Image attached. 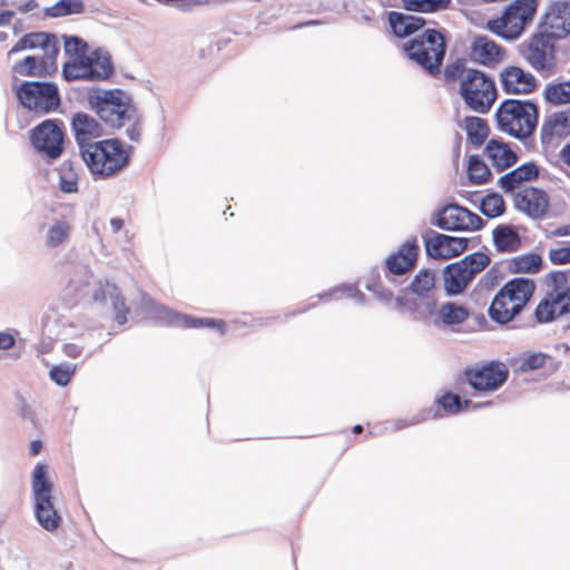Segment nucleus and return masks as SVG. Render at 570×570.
<instances>
[{"label": "nucleus", "mask_w": 570, "mask_h": 570, "mask_svg": "<svg viewBox=\"0 0 570 570\" xmlns=\"http://www.w3.org/2000/svg\"><path fill=\"white\" fill-rule=\"evenodd\" d=\"M62 122L58 119H46L30 132V141L36 150L50 160L58 159L63 153Z\"/></svg>", "instance_id": "obj_11"}, {"label": "nucleus", "mask_w": 570, "mask_h": 570, "mask_svg": "<svg viewBox=\"0 0 570 570\" xmlns=\"http://www.w3.org/2000/svg\"><path fill=\"white\" fill-rule=\"evenodd\" d=\"M547 360V354L544 353H532L524 358H522L519 370L521 372H529L533 370L541 368Z\"/></svg>", "instance_id": "obj_57"}, {"label": "nucleus", "mask_w": 570, "mask_h": 570, "mask_svg": "<svg viewBox=\"0 0 570 570\" xmlns=\"http://www.w3.org/2000/svg\"><path fill=\"white\" fill-rule=\"evenodd\" d=\"M387 20L392 32L397 38H406L425 24L424 18L399 11H390L387 13Z\"/></svg>", "instance_id": "obj_30"}, {"label": "nucleus", "mask_w": 570, "mask_h": 570, "mask_svg": "<svg viewBox=\"0 0 570 570\" xmlns=\"http://www.w3.org/2000/svg\"><path fill=\"white\" fill-rule=\"evenodd\" d=\"M436 404L443 409L445 412L444 414L455 415L468 409L470 405H472L473 409H479L490 405L491 402L473 404L470 400H462L458 394L446 392L436 400Z\"/></svg>", "instance_id": "obj_35"}, {"label": "nucleus", "mask_w": 570, "mask_h": 570, "mask_svg": "<svg viewBox=\"0 0 570 570\" xmlns=\"http://www.w3.org/2000/svg\"><path fill=\"white\" fill-rule=\"evenodd\" d=\"M569 127V119L564 111L553 112L542 122L540 129L541 144L549 145L556 136H563Z\"/></svg>", "instance_id": "obj_32"}, {"label": "nucleus", "mask_w": 570, "mask_h": 570, "mask_svg": "<svg viewBox=\"0 0 570 570\" xmlns=\"http://www.w3.org/2000/svg\"><path fill=\"white\" fill-rule=\"evenodd\" d=\"M85 9L82 0H59L53 6L46 8L48 17L58 18L81 13Z\"/></svg>", "instance_id": "obj_47"}, {"label": "nucleus", "mask_w": 570, "mask_h": 570, "mask_svg": "<svg viewBox=\"0 0 570 570\" xmlns=\"http://www.w3.org/2000/svg\"><path fill=\"white\" fill-rule=\"evenodd\" d=\"M485 286H494L498 284V271L495 268L489 269L481 278Z\"/></svg>", "instance_id": "obj_64"}, {"label": "nucleus", "mask_w": 570, "mask_h": 570, "mask_svg": "<svg viewBox=\"0 0 570 570\" xmlns=\"http://www.w3.org/2000/svg\"><path fill=\"white\" fill-rule=\"evenodd\" d=\"M89 108L99 119L112 129L125 126L126 136L134 142H139L142 134V115L135 106L132 98L121 89L92 88L88 91Z\"/></svg>", "instance_id": "obj_1"}, {"label": "nucleus", "mask_w": 570, "mask_h": 570, "mask_svg": "<svg viewBox=\"0 0 570 570\" xmlns=\"http://www.w3.org/2000/svg\"><path fill=\"white\" fill-rule=\"evenodd\" d=\"M480 212L488 218L502 216L505 212V203L499 193H490L482 198Z\"/></svg>", "instance_id": "obj_48"}, {"label": "nucleus", "mask_w": 570, "mask_h": 570, "mask_svg": "<svg viewBox=\"0 0 570 570\" xmlns=\"http://www.w3.org/2000/svg\"><path fill=\"white\" fill-rule=\"evenodd\" d=\"M63 274L68 278L67 286L76 294L87 295L86 287L90 285L92 273L83 263H72L63 267Z\"/></svg>", "instance_id": "obj_31"}, {"label": "nucleus", "mask_w": 570, "mask_h": 570, "mask_svg": "<svg viewBox=\"0 0 570 570\" xmlns=\"http://www.w3.org/2000/svg\"><path fill=\"white\" fill-rule=\"evenodd\" d=\"M111 305L114 312L116 314L115 320L119 325H122L127 322V315L129 313L128 307L126 306L125 298L121 295L119 288L110 297Z\"/></svg>", "instance_id": "obj_55"}, {"label": "nucleus", "mask_w": 570, "mask_h": 570, "mask_svg": "<svg viewBox=\"0 0 570 570\" xmlns=\"http://www.w3.org/2000/svg\"><path fill=\"white\" fill-rule=\"evenodd\" d=\"M40 230L43 232V245L48 249H58L65 247L72 234V224L69 219L55 218L48 225H42Z\"/></svg>", "instance_id": "obj_24"}, {"label": "nucleus", "mask_w": 570, "mask_h": 570, "mask_svg": "<svg viewBox=\"0 0 570 570\" xmlns=\"http://www.w3.org/2000/svg\"><path fill=\"white\" fill-rule=\"evenodd\" d=\"M469 311L453 302H446L440 306L439 318H434V324L441 322L445 326H453L464 323L469 318Z\"/></svg>", "instance_id": "obj_34"}, {"label": "nucleus", "mask_w": 570, "mask_h": 570, "mask_svg": "<svg viewBox=\"0 0 570 570\" xmlns=\"http://www.w3.org/2000/svg\"><path fill=\"white\" fill-rule=\"evenodd\" d=\"M395 303L399 307H405L415 321H424L425 315L415 299L397 296Z\"/></svg>", "instance_id": "obj_58"}, {"label": "nucleus", "mask_w": 570, "mask_h": 570, "mask_svg": "<svg viewBox=\"0 0 570 570\" xmlns=\"http://www.w3.org/2000/svg\"><path fill=\"white\" fill-rule=\"evenodd\" d=\"M62 351L66 356L76 358V357L80 356V354L82 352V347L77 344H73V343H66L62 346Z\"/></svg>", "instance_id": "obj_63"}, {"label": "nucleus", "mask_w": 570, "mask_h": 570, "mask_svg": "<svg viewBox=\"0 0 570 570\" xmlns=\"http://www.w3.org/2000/svg\"><path fill=\"white\" fill-rule=\"evenodd\" d=\"M365 288L373 293L377 299L385 303L390 302L393 297V293L383 286L381 276L379 274L371 276V278L365 284Z\"/></svg>", "instance_id": "obj_53"}, {"label": "nucleus", "mask_w": 570, "mask_h": 570, "mask_svg": "<svg viewBox=\"0 0 570 570\" xmlns=\"http://www.w3.org/2000/svg\"><path fill=\"white\" fill-rule=\"evenodd\" d=\"M550 199L546 190L525 187L514 195V206L532 219L543 218L549 209Z\"/></svg>", "instance_id": "obj_17"}, {"label": "nucleus", "mask_w": 570, "mask_h": 570, "mask_svg": "<svg viewBox=\"0 0 570 570\" xmlns=\"http://www.w3.org/2000/svg\"><path fill=\"white\" fill-rule=\"evenodd\" d=\"M91 67L88 57L75 58L71 61L65 62L62 67V76L67 81L73 80H89L91 79Z\"/></svg>", "instance_id": "obj_39"}, {"label": "nucleus", "mask_w": 570, "mask_h": 570, "mask_svg": "<svg viewBox=\"0 0 570 570\" xmlns=\"http://www.w3.org/2000/svg\"><path fill=\"white\" fill-rule=\"evenodd\" d=\"M77 371V365L68 362L57 364L52 366L49 372L51 381L59 386H66L71 381L72 376Z\"/></svg>", "instance_id": "obj_51"}, {"label": "nucleus", "mask_w": 570, "mask_h": 570, "mask_svg": "<svg viewBox=\"0 0 570 570\" xmlns=\"http://www.w3.org/2000/svg\"><path fill=\"white\" fill-rule=\"evenodd\" d=\"M459 92L466 108L481 115L488 114L498 98L494 80L474 68L465 71Z\"/></svg>", "instance_id": "obj_7"}, {"label": "nucleus", "mask_w": 570, "mask_h": 570, "mask_svg": "<svg viewBox=\"0 0 570 570\" xmlns=\"http://www.w3.org/2000/svg\"><path fill=\"white\" fill-rule=\"evenodd\" d=\"M537 28L556 41L570 35V0H551L539 17Z\"/></svg>", "instance_id": "obj_12"}, {"label": "nucleus", "mask_w": 570, "mask_h": 570, "mask_svg": "<svg viewBox=\"0 0 570 570\" xmlns=\"http://www.w3.org/2000/svg\"><path fill=\"white\" fill-rule=\"evenodd\" d=\"M568 82H549L543 90V97L547 102L553 106L570 104V88Z\"/></svg>", "instance_id": "obj_46"}, {"label": "nucleus", "mask_w": 570, "mask_h": 570, "mask_svg": "<svg viewBox=\"0 0 570 570\" xmlns=\"http://www.w3.org/2000/svg\"><path fill=\"white\" fill-rule=\"evenodd\" d=\"M494 248L500 254H512L522 246V239L513 225L500 224L492 230Z\"/></svg>", "instance_id": "obj_28"}, {"label": "nucleus", "mask_w": 570, "mask_h": 570, "mask_svg": "<svg viewBox=\"0 0 570 570\" xmlns=\"http://www.w3.org/2000/svg\"><path fill=\"white\" fill-rule=\"evenodd\" d=\"M551 279L552 291L549 296H561L563 293V305L560 307V314L570 313V285L568 284V276L566 272L556 271L549 274Z\"/></svg>", "instance_id": "obj_41"}, {"label": "nucleus", "mask_w": 570, "mask_h": 570, "mask_svg": "<svg viewBox=\"0 0 570 570\" xmlns=\"http://www.w3.org/2000/svg\"><path fill=\"white\" fill-rule=\"evenodd\" d=\"M563 293L561 296H550V298H543L534 309V313L528 317H520L518 323H514L511 328L533 327L537 323H549L552 322L556 316H562L560 314V307L563 305Z\"/></svg>", "instance_id": "obj_19"}, {"label": "nucleus", "mask_w": 570, "mask_h": 570, "mask_svg": "<svg viewBox=\"0 0 570 570\" xmlns=\"http://www.w3.org/2000/svg\"><path fill=\"white\" fill-rule=\"evenodd\" d=\"M534 291L535 284L530 278L514 277L508 281L494 295L488 309L489 317L501 326L518 323Z\"/></svg>", "instance_id": "obj_3"}, {"label": "nucleus", "mask_w": 570, "mask_h": 570, "mask_svg": "<svg viewBox=\"0 0 570 570\" xmlns=\"http://www.w3.org/2000/svg\"><path fill=\"white\" fill-rule=\"evenodd\" d=\"M464 129L468 139L475 147L482 146L490 132L487 120L476 116H466L464 118Z\"/></svg>", "instance_id": "obj_36"}, {"label": "nucleus", "mask_w": 570, "mask_h": 570, "mask_svg": "<svg viewBox=\"0 0 570 570\" xmlns=\"http://www.w3.org/2000/svg\"><path fill=\"white\" fill-rule=\"evenodd\" d=\"M464 376L474 391L493 392L508 381L509 370L504 363L491 361L480 367L466 368Z\"/></svg>", "instance_id": "obj_13"}, {"label": "nucleus", "mask_w": 570, "mask_h": 570, "mask_svg": "<svg viewBox=\"0 0 570 570\" xmlns=\"http://www.w3.org/2000/svg\"><path fill=\"white\" fill-rule=\"evenodd\" d=\"M65 52L66 55L75 58L87 57L86 51L88 49L87 42L77 36H63Z\"/></svg>", "instance_id": "obj_52"}, {"label": "nucleus", "mask_w": 570, "mask_h": 570, "mask_svg": "<svg viewBox=\"0 0 570 570\" xmlns=\"http://www.w3.org/2000/svg\"><path fill=\"white\" fill-rule=\"evenodd\" d=\"M468 178L473 185H483L492 176L489 166L479 155H471L468 161Z\"/></svg>", "instance_id": "obj_43"}, {"label": "nucleus", "mask_w": 570, "mask_h": 570, "mask_svg": "<svg viewBox=\"0 0 570 570\" xmlns=\"http://www.w3.org/2000/svg\"><path fill=\"white\" fill-rule=\"evenodd\" d=\"M19 415L22 420L29 421L36 425V413L30 404L21 396L19 397Z\"/></svg>", "instance_id": "obj_61"}, {"label": "nucleus", "mask_w": 570, "mask_h": 570, "mask_svg": "<svg viewBox=\"0 0 570 570\" xmlns=\"http://www.w3.org/2000/svg\"><path fill=\"white\" fill-rule=\"evenodd\" d=\"M442 416H443V414L439 413V409H436V410H433V409H422L417 413L412 415L411 417H407V419H396V420L392 421L391 422V424H392L391 431L395 432V431L403 430V429L409 428V426H413V425L420 424V423L425 422V421H428L430 419H439V417H442Z\"/></svg>", "instance_id": "obj_45"}, {"label": "nucleus", "mask_w": 570, "mask_h": 570, "mask_svg": "<svg viewBox=\"0 0 570 570\" xmlns=\"http://www.w3.org/2000/svg\"><path fill=\"white\" fill-rule=\"evenodd\" d=\"M36 48H41L49 58H57L59 45L56 35L41 31L27 33L9 50L8 56Z\"/></svg>", "instance_id": "obj_20"}, {"label": "nucleus", "mask_w": 570, "mask_h": 570, "mask_svg": "<svg viewBox=\"0 0 570 570\" xmlns=\"http://www.w3.org/2000/svg\"><path fill=\"white\" fill-rule=\"evenodd\" d=\"M484 155L490 159L498 173L514 166L519 160L518 154L511 148L509 142L495 138L487 142Z\"/></svg>", "instance_id": "obj_22"}, {"label": "nucleus", "mask_w": 570, "mask_h": 570, "mask_svg": "<svg viewBox=\"0 0 570 570\" xmlns=\"http://www.w3.org/2000/svg\"><path fill=\"white\" fill-rule=\"evenodd\" d=\"M88 60L91 67L92 81L106 80L110 78L115 71L110 53L104 48L95 49Z\"/></svg>", "instance_id": "obj_33"}, {"label": "nucleus", "mask_w": 570, "mask_h": 570, "mask_svg": "<svg viewBox=\"0 0 570 570\" xmlns=\"http://www.w3.org/2000/svg\"><path fill=\"white\" fill-rule=\"evenodd\" d=\"M491 259L483 252H475L466 255L461 259V266L468 271V274L473 279L476 274L481 273L489 264Z\"/></svg>", "instance_id": "obj_50"}, {"label": "nucleus", "mask_w": 570, "mask_h": 570, "mask_svg": "<svg viewBox=\"0 0 570 570\" xmlns=\"http://www.w3.org/2000/svg\"><path fill=\"white\" fill-rule=\"evenodd\" d=\"M406 57L417 63L432 77L441 73V66L446 53L444 35L436 29H426L403 46Z\"/></svg>", "instance_id": "obj_6"}, {"label": "nucleus", "mask_w": 570, "mask_h": 570, "mask_svg": "<svg viewBox=\"0 0 570 570\" xmlns=\"http://www.w3.org/2000/svg\"><path fill=\"white\" fill-rule=\"evenodd\" d=\"M53 483L48 478V465L37 463L31 475L33 515L48 532H56L62 524V515L55 504Z\"/></svg>", "instance_id": "obj_5"}, {"label": "nucleus", "mask_w": 570, "mask_h": 570, "mask_svg": "<svg viewBox=\"0 0 570 570\" xmlns=\"http://www.w3.org/2000/svg\"><path fill=\"white\" fill-rule=\"evenodd\" d=\"M145 309L150 318L158 325L178 328H212L220 334L226 331V324L222 320L209 317H196L158 304L151 298L144 299Z\"/></svg>", "instance_id": "obj_9"}, {"label": "nucleus", "mask_w": 570, "mask_h": 570, "mask_svg": "<svg viewBox=\"0 0 570 570\" xmlns=\"http://www.w3.org/2000/svg\"><path fill=\"white\" fill-rule=\"evenodd\" d=\"M539 112V106L533 100L507 98L494 112L495 127L500 132L521 141L525 149L533 150Z\"/></svg>", "instance_id": "obj_2"}, {"label": "nucleus", "mask_w": 570, "mask_h": 570, "mask_svg": "<svg viewBox=\"0 0 570 570\" xmlns=\"http://www.w3.org/2000/svg\"><path fill=\"white\" fill-rule=\"evenodd\" d=\"M420 246L416 237L406 239L395 253L385 259L386 274L402 276L411 272L417 262ZM389 277V275H386Z\"/></svg>", "instance_id": "obj_16"}, {"label": "nucleus", "mask_w": 570, "mask_h": 570, "mask_svg": "<svg viewBox=\"0 0 570 570\" xmlns=\"http://www.w3.org/2000/svg\"><path fill=\"white\" fill-rule=\"evenodd\" d=\"M435 287V273L431 269H421L412 279L407 289L420 298H428Z\"/></svg>", "instance_id": "obj_40"}, {"label": "nucleus", "mask_w": 570, "mask_h": 570, "mask_svg": "<svg viewBox=\"0 0 570 570\" xmlns=\"http://www.w3.org/2000/svg\"><path fill=\"white\" fill-rule=\"evenodd\" d=\"M131 150L119 138H109L96 141L79 155L94 179L100 180L121 171L129 164Z\"/></svg>", "instance_id": "obj_4"}, {"label": "nucleus", "mask_w": 570, "mask_h": 570, "mask_svg": "<svg viewBox=\"0 0 570 570\" xmlns=\"http://www.w3.org/2000/svg\"><path fill=\"white\" fill-rule=\"evenodd\" d=\"M509 13L515 12L520 21V29L522 26H531L539 8V0H514L509 6Z\"/></svg>", "instance_id": "obj_42"}, {"label": "nucleus", "mask_w": 570, "mask_h": 570, "mask_svg": "<svg viewBox=\"0 0 570 570\" xmlns=\"http://www.w3.org/2000/svg\"><path fill=\"white\" fill-rule=\"evenodd\" d=\"M542 266V258L537 253H528L520 256L512 257L509 261L508 268L510 273H530L537 274Z\"/></svg>", "instance_id": "obj_38"}, {"label": "nucleus", "mask_w": 570, "mask_h": 570, "mask_svg": "<svg viewBox=\"0 0 570 570\" xmlns=\"http://www.w3.org/2000/svg\"><path fill=\"white\" fill-rule=\"evenodd\" d=\"M403 8L414 12H438L446 9L451 0H402Z\"/></svg>", "instance_id": "obj_49"}, {"label": "nucleus", "mask_w": 570, "mask_h": 570, "mask_svg": "<svg viewBox=\"0 0 570 570\" xmlns=\"http://www.w3.org/2000/svg\"><path fill=\"white\" fill-rule=\"evenodd\" d=\"M71 131L73 134L79 154L85 151L88 146L94 145L104 136L102 125L92 116L78 111L75 112L70 120Z\"/></svg>", "instance_id": "obj_15"}, {"label": "nucleus", "mask_w": 570, "mask_h": 570, "mask_svg": "<svg viewBox=\"0 0 570 570\" xmlns=\"http://www.w3.org/2000/svg\"><path fill=\"white\" fill-rule=\"evenodd\" d=\"M465 62L463 59H456L454 62L445 66L443 70V77L445 81L452 82L465 76Z\"/></svg>", "instance_id": "obj_56"}, {"label": "nucleus", "mask_w": 570, "mask_h": 570, "mask_svg": "<svg viewBox=\"0 0 570 570\" xmlns=\"http://www.w3.org/2000/svg\"><path fill=\"white\" fill-rule=\"evenodd\" d=\"M540 170L535 161H527L502 175L498 180V185L504 193H512L521 184L537 180L540 176Z\"/></svg>", "instance_id": "obj_23"}, {"label": "nucleus", "mask_w": 570, "mask_h": 570, "mask_svg": "<svg viewBox=\"0 0 570 570\" xmlns=\"http://www.w3.org/2000/svg\"><path fill=\"white\" fill-rule=\"evenodd\" d=\"M549 259L554 265H564L570 263V246L550 249Z\"/></svg>", "instance_id": "obj_60"}, {"label": "nucleus", "mask_w": 570, "mask_h": 570, "mask_svg": "<svg viewBox=\"0 0 570 570\" xmlns=\"http://www.w3.org/2000/svg\"><path fill=\"white\" fill-rule=\"evenodd\" d=\"M511 13L512 14L509 13V7H507L500 18L488 21V29L504 40H517L524 33L528 27L522 26L520 29V21L517 18L515 12Z\"/></svg>", "instance_id": "obj_25"}, {"label": "nucleus", "mask_w": 570, "mask_h": 570, "mask_svg": "<svg viewBox=\"0 0 570 570\" xmlns=\"http://www.w3.org/2000/svg\"><path fill=\"white\" fill-rule=\"evenodd\" d=\"M432 237H424L426 255L435 259H450L461 255L469 244L465 237H455L430 230Z\"/></svg>", "instance_id": "obj_14"}, {"label": "nucleus", "mask_w": 570, "mask_h": 570, "mask_svg": "<svg viewBox=\"0 0 570 570\" xmlns=\"http://www.w3.org/2000/svg\"><path fill=\"white\" fill-rule=\"evenodd\" d=\"M557 42L535 27L531 36L518 46V52L533 70L549 72L554 67Z\"/></svg>", "instance_id": "obj_10"}, {"label": "nucleus", "mask_w": 570, "mask_h": 570, "mask_svg": "<svg viewBox=\"0 0 570 570\" xmlns=\"http://www.w3.org/2000/svg\"><path fill=\"white\" fill-rule=\"evenodd\" d=\"M423 307L422 312L425 315V320L428 316L439 318V309L438 302L435 298L432 297V295H429L428 298H423Z\"/></svg>", "instance_id": "obj_62"}, {"label": "nucleus", "mask_w": 570, "mask_h": 570, "mask_svg": "<svg viewBox=\"0 0 570 570\" xmlns=\"http://www.w3.org/2000/svg\"><path fill=\"white\" fill-rule=\"evenodd\" d=\"M79 168L69 159L63 160L59 168V189L65 194L78 193Z\"/></svg>", "instance_id": "obj_37"}, {"label": "nucleus", "mask_w": 570, "mask_h": 570, "mask_svg": "<svg viewBox=\"0 0 570 570\" xmlns=\"http://www.w3.org/2000/svg\"><path fill=\"white\" fill-rule=\"evenodd\" d=\"M464 209L465 207L450 203L435 213V216L431 219V224L443 230L463 232L465 227Z\"/></svg>", "instance_id": "obj_26"}, {"label": "nucleus", "mask_w": 570, "mask_h": 570, "mask_svg": "<svg viewBox=\"0 0 570 570\" xmlns=\"http://www.w3.org/2000/svg\"><path fill=\"white\" fill-rule=\"evenodd\" d=\"M338 296H346L360 305L365 304V295L353 284H341L317 295L318 299L323 301H330Z\"/></svg>", "instance_id": "obj_44"}, {"label": "nucleus", "mask_w": 570, "mask_h": 570, "mask_svg": "<svg viewBox=\"0 0 570 570\" xmlns=\"http://www.w3.org/2000/svg\"><path fill=\"white\" fill-rule=\"evenodd\" d=\"M12 73L21 77L45 78L57 70L56 58L27 56L12 66Z\"/></svg>", "instance_id": "obj_21"}, {"label": "nucleus", "mask_w": 570, "mask_h": 570, "mask_svg": "<svg viewBox=\"0 0 570 570\" xmlns=\"http://www.w3.org/2000/svg\"><path fill=\"white\" fill-rule=\"evenodd\" d=\"M502 90L508 95H527L537 88L535 77L520 67L504 68L500 73Z\"/></svg>", "instance_id": "obj_18"}, {"label": "nucleus", "mask_w": 570, "mask_h": 570, "mask_svg": "<svg viewBox=\"0 0 570 570\" xmlns=\"http://www.w3.org/2000/svg\"><path fill=\"white\" fill-rule=\"evenodd\" d=\"M464 216V230H480L485 225V222L475 213L465 208L463 212Z\"/></svg>", "instance_id": "obj_59"}, {"label": "nucleus", "mask_w": 570, "mask_h": 570, "mask_svg": "<svg viewBox=\"0 0 570 570\" xmlns=\"http://www.w3.org/2000/svg\"><path fill=\"white\" fill-rule=\"evenodd\" d=\"M461 261L446 265L443 269L444 289L448 296L461 294L472 281Z\"/></svg>", "instance_id": "obj_29"}, {"label": "nucleus", "mask_w": 570, "mask_h": 570, "mask_svg": "<svg viewBox=\"0 0 570 570\" xmlns=\"http://www.w3.org/2000/svg\"><path fill=\"white\" fill-rule=\"evenodd\" d=\"M19 104L29 111L48 115L61 105L59 88L53 81L26 80L13 88Z\"/></svg>", "instance_id": "obj_8"}, {"label": "nucleus", "mask_w": 570, "mask_h": 570, "mask_svg": "<svg viewBox=\"0 0 570 570\" xmlns=\"http://www.w3.org/2000/svg\"><path fill=\"white\" fill-rule=\"evenodd\" d=\"M117 289L118 287L114 283L100 279L97 283H95V287L91 293L92 301L96 303L104 304L107 297L110 298L111 295L116 293Z\"/></svg>", "instance_id": "obj_54"}, {"label": "nucleus", "mask_w": 570, "mask_h": 570, "mask_svg": "<svg viewBox=\"0 0 570 570\" xmlns=\"http://www.w3.org/2000/svg\"><path fill=\"white\" fill-rule=\"evenodd\" d=\"M504 50L487 36L476 37L471 46V57L483 66H491L499 62Z\"/></svg>", "instance_id": "obj_27"}]
</instances>
